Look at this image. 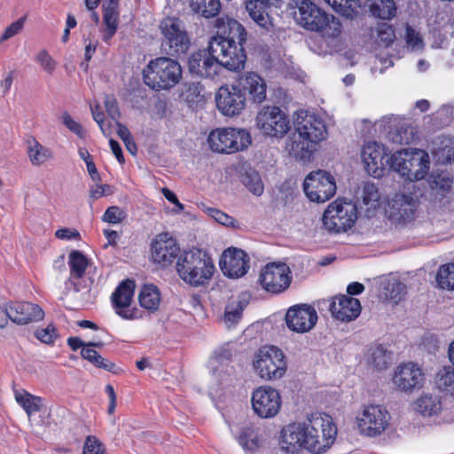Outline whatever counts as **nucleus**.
<instances>
[{
	"label": "nucleus",
	"instance_id": "1",
	"mask_svg": "<svg viewBox=\"0 0 454 454\" xmlns=\"http://www.w3.org/2000/svg\"><path fill=\"white\" fill-rule=\"evenodd\" d=\"M326 137L325 121L314 114L301 111L294 120V131L286 144V149L294 158L309 160L316 145Z\"/></svg>",
	"mask_w": 454,
	"mask_h": 454
},
{
	"label": "nucleus",
	"instance_id": "2",
	"mask_svg": "<svg viewBox=\"0 0 454 454\" xmlns=\"http://www.w3.org/2000/svg\"><path fill=\"white\" fill-rule=\"evenodd\" d=\"M295 4L298 11L294 17L302 27L330 38L340 34L341 24L339 19L326 13L310 0H295Z\"/></svg>",
	"mask_w": 454,
	"mask_h": 454
},
{
	"label": "nucleus",
	"instance_id": "3",
	"mask_svg": "<svg viewBox=\"0 0 454 454\" xmlns=\"http://www.w3.org/2000/svg\"><path fill=\"white\" fill-rule=\"evenodd\" d=\"M178 276L185 283L198 287L205 286L212 278L215 265L206 252L200 249L184 251L176 261Z\"/></svg>",
	"mask_w": 454,
	"mask_h": 454
},
{
	"label": "nucleus",
	"instance_id": "4",
	"mask_svg": "<svg viewBox=\"0 0 454 454\" xmlns=\"http://www.w3.org/2000/svg\"><path fill=\"white\" fill-rule=\"evenodd\" d=\"M182 78L180 64L168 57H160L149 62L144 70V81L155 90H168Z\"/></svg>",
	"mask_w": 454,
	"mask_h": 454
},
{
	"label": "nucleus",
	"instance_id": "5",
	"mask_svg": "<svg viewBox=\"0 0 454 454\" xmlns=\"http://www.w3.org/2000/svg\"><path fill=\"white\" fill-rule=\"evenodd\" d=\"M162 35L160 51L169 57L185 54L191 46V39L184 22L176 17H166L159 24Z\"/></svg>",
	"mask_w": 454,
	"mask_h": 454
},
{
	"label": "nucleus",
	"instance_id": "6",
	"mask_svg": "<svg viewBox=\"0 0 454 454\" xmlns=\"http://www.w3.org/2000/svg\"><path fill=\"white\" fill-rule=\"evenodd\" d=\"M302 426L306 433L304 434L305 449L317 454H322L333 444L337 429L329 417L324 419L321 416H317L309 419L308 424Z\"/></svg>",
	"mask_w": 454,
	"mask_h": 454
},
{
	"label": "nucleus",
	"instance_id": "7",
	"mask_svg": "<svg viewBox=\"0 0 454 454\" xmlns=\"http://www.w3.org/2000/svg\"><path fill=\"white\" fill-rule=\"evenodd\" d=\"M253 364L256 374L264 380H279L286 374L287 369L284 353L275 346L260 348Z\"/></svg>",
	"mask_w": 454,
	"mask_h": 454
},
{
	"label": "nucleus",
	"instance_id": "8",
	"mask_svg": "<svg viewBox=\"0 0 454 454\" xmlns=\"http://www.w3.org/2000/svg\"><path fill=\"white\" fill-rule=\"evenodd\" d=\"M207 143L214 152L231 153L247 148L252 140L249 132L246 129L223 128L211 131Z\"/></svg>",
	"mask_w": 454,
	"mask_h": 454
},
{
	"label": "nucleus",
	"instance_id": "9",
	"mask_svg": "<svg viewBox=\"0 0 454 454\" xmlns=\"http://www.w3.org/2000/svg\"><path fill=\"white\" fill-rule=\"evenodd\" d=\"M357 219L356 206L351 202L336 200L325 210L322 217L324 227L329 232H344L350 229Z\"/></svg>",
	"mask_w": 454,
	"mask_h": 454
},
{
	"label": "nucleus",
	"instance_id": "10",
	"mask_svg": "<svg viewBox=\"0 0 454 454\" xmlns=\"http://www.w3.org/2000/svg\"><path fill=\"white\" fill-rule=\"evenodd\" d=\"M255 121L256 128L266 137H283L290 129L287 115L275 106H263L257 113Z\"/></svg>",
	"mask_w": 454,
	"mask_h": 454
},
{
	"label": "nucleus",
	"instance_id": "11",
	"mask_svg": "<svg viewBox=\"0 0 454 454\" xmlns=\"http://www.w3.org/2000/svg\"><path fill=\"white\" fill-rule=\"evenodd\" d=\"M335 178L322 169L310 172L303 182V190L310 201L324 203L336 192Z\"/></svg>",
	"mask_w": 454,
	"mask_h": 454
},
{
	"label": "nucleus",
	"instance_id": "12",
	"mask_svg": "<svg viewBox=\"0 0 454 454\" xmlns=\"http://www.w3.org/2000/svg\"><path fill=\"white\" fill-rule=\"evenodd\" d=\"M418 206L417 195L411 192H399L387 200L385 211L394 223L405 224L415 218Z\"/></svg>",
	"mask_w": 454,
	"mask_h": 454
},
{
	"label": "nucleus",
	"instance_id": "13",
	"mask_svg": "<svg viewBox=\"0 0 454 454\" xmlns=\"http://www.w3.org/2000/svg\"><path fill=\"white\" fill-rule=\"evenodd\" d=\"M209 50L217 59L220 67L231 71H239L244 68L247 60L244 44L210 40Z\"/></svg>",
	"mask_w": 454,
	"mask_h": 454
},
{
	"label": "nucleus",
	"instance_id": "14",
	"mask_svg": "<svg viewBox=\"0 0 454 454\" xmlns=\"http://www.w3.org/2000/svg\"><path fill=\"white\" fill-rule=\"evenodd\" d=\"M251 403L254 412L262 419L275 417L282 405L279 392L269 386L254 389L252 393Z\"/></svg>",
	"mask_w": 454,
	"mask_h": 454
},
{
	"label": "nucleus",
	"instance_id": "15",
	"mask_svg": "<svg viewBox=\"0 0 454 454\" xmlns=\"http://www.w3.org/2000/svg\"><path fill=\"white\" fill-rule=\"evenodd\" d=\"M259 281L266 291L282 293L290 286L292 281L290 268L286 263H269L262 270Z\"/></svg>",
	"mask_w": 454,
	"mask_h": 454
},
{
	"label": "nucleus",
	"instance_id": "16",
	"mask_svg": "<svg viewBox=\"0 0 454 454\" xmlns=\"http://www.w3.org/2000/svg\"><path fill=\"white\" fill-rule=\"evenodd\" d=\"M317 318L315 308L307 303L290 307L285 317L287 328L297 333L310 332L315 327Z\"/></svg>",
	"mask_w": 454,
	"mask_h": 454
},
{
	"label": "nucleus",
	"instance_id": "17",
	"mask_svg": "<svg viewBox=\"0 0 454 454\" xmlns=\"http://www.w3.org/2000/svg\"><path fill=\"white\" fill-rule=\"evenodd\" d=\"M388 411L380 405L366 406L361 417L357 419V426L361 434L367 436H377L383 433L388 424Z\"/></svg>",
	"mask_w": 454,
	"mask_h": 454
},
{
	"label": "nucleus",
	"instance_id": "18",
	"mask_svg": "<svg viewBox=\"0 0 454 454\" xmlns=\"http://www.w3.org/2000/svg\"><path fill=\"white\" fill-rule=\"evenodd\" d=\"M249 256L239 248L230 247L223 251L219 265L223 273L231 278L243 277L248 270Z\"/></svg>",
	"mask_w": 454,
	"mask_h": 454
},
{
	"label": "nucleus",
	"instance_id": "19",
	"mask_svg": "<svg viewBox=\"0 0 454 454\" xmlns=\"http://www.w3.org/2000/svg\"><path fill=\"white\" fill-rule=\"evenodd\" d=\"M218 110L226 116L239 115L246 106L242 90L235 86H222L215 96Z\"/></svg>",
	"mask_w": 454,
	"mask_h": 454
},
{
	"label": "nucleus",
	"instance_id": "20",
	"mask_svg": "<svg viewBox=\"0 0 454 454\" xmlns=\"http://www.w3.org/2000/svg\"><path fill=\"white\" fill-rule=\"evenodd\" d=\"M217 59L211 54L209 44L207 50H199L188 59V70L199 77L214 78L219 71Z\"/></svg>",
	"mask_w": 454,
	"mask_h": 454
},
{
	"label": "nucleus",
	"instance_id": "21",
	"mask_svg": "<svg viewBox=\"0 0 454 454\" xmlns=\"http://www.w3.org/2000/svg\"><path fill=\"white\" fill-rule=\"evenodd\" d=\"M424 373L416 364L407 363L399 365L393 376L394 385L401 391L411 392L423 386Z\"/></svg>",
	"mask_w": 454,
	"mask_h": 454
},
{
	"label": "nucleus",
	"instance_id": "22",
	"mask_svg": "<svg viewBox=\"0 0 454 454\" xmlns=\"http://www.w3.org/2000/svg\"><path fill=\"white\" fill-rule=\"evenodd\" d=\"M180 253L176 239L168 232L157 235L152 244V257L154 262L163 267L170 265Z\"/></svg>",
	"mask_w": 454,
	"mask_h": 454
},
{
	"label": "nucleus",
	"instance_id": "23",
	"mask_svg": "<svg viewBox=\"0 0 454 454\" xmlns=\"http://www.w3.org/2000/svg\"><path fill=\"white\" fill-rule=\"evenodd\" d=\"M387 153L385 152L384 146L376 142L368 143L362 150V159L365 168L374 177L384 176L387 168Z\"/></svg>",
	"mask_w": 454,
	"mask_h": 454
},
{
	"label": "nucleus",
	"instance_id": "24",
	"mask_svg": "<svg viewBox=\"0 0 454 454\" xmlns=\"http://www.w3.org/2000/svg\"><path fill=\"white\" fill-rule=\"evenodd\" d=\"M332 316L340 321H352L361 312V304L358 299L348 295H339L330 304Z\"/></svg>",
	"mask_w": 454,
	"mask_h": 454
},
{
	"label": "nucleus",
	"instance_id": "25",
	"mask_svg": "<svg viewBox=\"0 0 454 454\" xmlns=\"http://www.w3.org/2000/svg\"><path fill=\"white\" fill-rule=\"evenodd\" d=\"M11 320L17 325H27L41 321L44 312L37 304L27 301H16L9 305Z\"/></svg>",
	"mask_w": 454,
	"mask_h": 454
},
{
	"label": "nucleus",
	"instance_id": "26",
	"mask_svg": "<svg viewBox=\"0 0 454 454\" xmlns=\"http://www.w3.org/2000/svg\"><path fill=\"white\" fill-rule=\"evenodd\" d=\"M250 18L262 28L270 30L273 24L269 11L278 7V0H243Z\"/></svg>",
	"mask_w": 454,
	"mask_h": 454
},
{
	"label": "nucleus",
	"instance_id": "27",
	"mask_svg": "<svg viewBox=\"0 0 454 454\" xmlns=\"http://www.w3.org/2000/svg\"><path fill=\"white\" fill-rule=\"evenodd\" d=\"M216 35L210 40L224 41V43L244 44L247 42V31L245 27L236 20L223 19L217 20Z\"/></svg>",
	"mask_w": 454,
	"mask_h": 454
},
{
	"label": "nucleus",
	"instance_id": "28",
	"mask_svg": "<svg viewBox=\"0 0 454 454\" xmlns=\"http://www.w3.org/2000/svg\"><path fill=\"white\" fill-rule=\"evenodd\" d=\"M135 282L131 279L122 281L112 294V303L116 313L125 319L133 318V314L123 310L130 306L134 291Z\"/></svg>",
	"mask_w": 454,
	"mask_h": 454
},
{
	"label": "nucleus",
	"instance_id": "29",
	"mask_svg": "<svg viewBox=\"0 0 454 454\" xmlns=\"http://www.w3.org/2000/svg\"><path fill=\"white\" fill-rule=\"evenodd\" d=\"M406 161L407 165L403 168V176L411 181L424 178L430 164L427 153L422 150L411 149Z\"/></svg>",
	"mask_w": 454,
	"mask_h": 454
},
{
	"label": "nucleus",
	"instance_id": "30",
	"mask_svg": "<svg viewBox=\"0 0 454 454\" xmlns=\"http://www.w3.org/2000/svg\"><path fill=\"white\" fill-rule=\"evenodd\" d=\"M303 426L301 424H292L283 428L279 442L280 448L286 454H294L301 447L305 448Z\"/></svg>",
	"mask_w": 454,
	"mask_h": 454
},
{
	"label": "nucleus",
	"instance_id": "31",
	"mask_svg": "<svg viewBox=\"0 0 454 454\" xmlns=\"http://www.w3.org/2000/svg\"><path fill=\"white\" fill-rule=\"evenodd\" d=\"M242 90L249 96L254 104L262 103L267 98V84L265 80L255 73H247L240 79Z\"/></svg>",
	"mask_w": 454,
	"mask_h": 454
},
{
	"label": "nucleus",
	"instance_id": "32",
	"mask_svg": "<svg viewBox=\"0 0 454 454\" xmlns=\"http://www.w3.org/2000/svg\"><path fill=\"white\" fill-rule=\"evenodd\" d=\"M364 6L372 16L384 20H392L397 11L394 0H366Z\"/></svg>",
	"mask_w": 454,
	"mask_h": 454
},
{
	"label": "nucleus",
	"instance_id": "33",
	"mask_svg": "<svg viewBox=\"0 0 454 454\" xmlns=\"http://www.w3.org/2000/svg\"><path fill=\"white\" fill-rule=\"evenodd\" d=\"M68 264L70 267L68 283L73 286L75 292H79V286L73 278H82L88 266V259L82 252L74 250L68 255Z\"/></svg>",
	"mask_w": 454,
	"mask_h": 454
},
{
	"label": "nucleus",
	"instance_id": "34",
	"mask_svg": "<svg viewBox=\"0 0 454 454\" xmlns=\"http://www.w3.org/2000/svg\"><path fill=\"white\" fill-rule=\"evenodd\" d=\"M27 154L34 166H40L52 158L51 149L41 145L35 138L30 137L27 140Z\"/></svg>",
	"mask_w": 454,
	"mask_h": 454
},
{
	"label": "nucleus",
	"instance_id": "35",
	"mask_svg": "<svg viewBox=\"0 0 454 454\" xmlns=\"http://www.w3.org/2000/svg\"><path fill=\"white\" fill-rule=\"evenodd\" d=\"M381 296L387 301L397 304L406 294V286L395 279H389L381 285Z\"/></svg>",
	"mask_w": 454,
	"mask_h": 454
},
{
	"label": "nucleus",
	"instance_id": "36",
	"mask_svg": "<svg viewBox=\"0 0 454 454\" xmlns=\"http://www.w3.org/2000/svg\"><path fill=\"white\" fill-rule=\"evenodd\" d=\"M237 439L240 446L247 452H254L262 445V440L252 426L243 427Z\"/></svg>",
	"mask_w": 454,
	"mask_h": 454
},
{
	"label": "nucleus",
	"instance_id": "37",
	"mask_svg": "<svg viewBox=\"0 0 454 454\" xmlns=\"http://www.w3.org/2000/svg\"><path fill=\"white\" fill-rule=\"evenodd\" d=\"M367 363L377 370H385L391 363V354L382 345L370 348Z\"/></svg>",
	"mask_w": 454,
	"mask_h": 454
},
{
	"label": "nucleus",
	"instance_id": "38",
	"mask_svg": "<svg viewBox=\"0 0 454 454\" xmlns=\"http://www.w3.org/2000/svg\"><path fill=\"white\" fill-rule=\"evenodd\" d=\"M138 300L143 308L155 311L160 302V290L154 285H145L140 290Z\"/></svg>",
	"mask_w": 454,
	"mask_h": 454
},
{
	"label": "nucleus",
	"instance_id": "39",
	"mask_svg": "<svg viewBox=\"0 0 454 454\" xmlns=\"http://www.w3.org/2000/svg\"><path fill=\"white\" fill-rule=\"evenodd\" d=\"M190 6L193 12L207 19L215 17L221 10L220 0H191Z\"/></svg>",
	"mask_w": 454,
	"mask_h": 454
},
{
	"label": "nucleus",
	"instance_id": "40",
	"mask_svg": "<svg viewBox=\"0 0 454 454\" xmlns=\"http://www.w3.org/2000/svg\"><path fill=\"white\" fill-rule=\"evenodd\" d=\"M415 409L424 416H432L442 409L440 398L431 394L421 395L415 403Z\"/></svg>",
	"mask_w": 454,
	"mask_h": 454
},
{
	"label": "nucleus",
	"instance_id": "41",
	"mask_svg": "<svg viewBox=\"0 0 454 454\" xmlns=\"http://www.w3.org/2000/svg\"><path fill=\"white\" fill-rule=\"evenodd\" d=\"M81 356L83 359L89 361L98 368L104 369L113 373H117L118 368L116 365L111 361L101 356L94 348L84 347V348L81 350Z\"/></svg>",
	"mask_w": 454,
	"mask_h": 454
},
{
	"label": "nucleus",
	"instance_id": "42",
	"mask_svg": "<svg viewBox=\"0 0 454 454\" xmlns=\"http://www.w3.org/2000/svg\"><path fill=\"white\" fill-rule=\"evenodd\" d=\"M435 384L440 391L454 395V366H444L439 370Z\"/></svg>",
	"mask_w": 454,
	"mask_h": 454
},
{
	"label": "nucleus",
	"instance_id": "43",
	"mask_svg": "<svg viewBox=\"0 0 454 454\" xmlns=\"http://www.w3.org/2000/svg\"><path fill=\"white\" fill-rule=\"evenodd\" d=\"M15 400L23 407L28 417L33 413L40 411L42 408V399L27 393V391H24L23 394L16 392Z\"/></svg>",
	"mask_w": 454,
	"mask_h": 454
},
{
	"label": "nucleus",
	"instance_id": "44",
	"mask_svg": "<svg viewBox=\"0 0 454 454\" xmlns=\"http://www.w3.org/2000/svg\"><path fill=\"white\" fill-rule=\"evenodd\" d=\"M435 279L440 288L454 290V263L442 265L437 271Z\"/></svg>",
	"mask_w": 454,
	"mask_h": 454
},
{
	"label": "nucleus",
	"instance_id": "45",
	"mask_svg": "<svg viewBox=\"0 0 454 454\" xmlns=\"http://www.w3.org/2000/svg\"><path fill=\"white\" fill-rule=\"evenodd\" d=\"M411 149H403L401 151H397L392 155L387 156V170H394L399 173L402 176H403V168L407 165V160L410 156Z\"/></svg>",
	"mask_w": 454,
	"mask_h": 454
},
{
	"label": "nucleus",
	"instance_id": "46",
	"mask_svg": "<svg viewBox=\"0 0 454 454\" xmlns=\"http://www.w3.org/2000/svg\"><path fill=\"white\" fill-rule=\"evenodd\" d=\"M245 307L246 304L240 301L232 300L229 301L224 312V322L228 327L234 325L239 321Z\"/></svg>",
	"mask_w": 454,
	"mask_h": 454
},
{
	"label": "nucleus",
	"instance_id": "47",
	"mask_svg": "<svg viewBox=\"0 0 454 454\" xmlns=\"http://www.w3.org/2000/svg\"><path fill=\"white\" fill-rule=\"evenodd\" d=\"M361 199L363 204L368 207V210L370 208H376L380 199V193L378 187L373 183H364L362 190Z\"/></svg>",
	"mask_w": 454,
	"mask_h": 454
},
{
	"label": "nucleus",
	"instance_id": "48",
	"mask_svg": "<svg viewBox=\"0 0 454 454\" xmlns=\"http://www.w3.org/2000/svg\"><path fill=\"white\" fill-rule=\"evenodd\" d=\"M119 0H109L107 5L104 6L103 22L106 27H110L111 31L117 29L119 11Z\"/></svg>",
	"mask_w": 454,
	"mask_h": 454
},
{
	"label": "nucleus",
	"instance_id": "49",
	"mask_svg": "<svg viewBox=\"0 0 454 454\" xmlns=\"http://www.w3.org/2000/svg\"><path fill=\"white\" fill-rule=\"evenodd\" d=\"M243 184L256 196H260L263 192V184L261 176L254 170H250L246 173L243 178Z\"/></svg>",
	"mask_w": 454,
	"mask_h": 454
},
{
	"label": "nucleus",
	"instance_id": "50",
	"mask_svg": "<svg viewBox=\"0 0 454 454\" xmlns=\"http://www.w3.org/2000/svg\"><path fill=\"white\" fill-rule=\"evenodd\" d=\"M415 132L414 128L410 124H400L395 132L392 135V140L395 143L408 145L414 139Z\"/></svg>",
	"mask_w": 454,
	"mask_h": 454
},
{
	"label": "nucleus",
	"instance_id": "51",
	"mask_svg": "<svg viewBox=\"0 0 454 454\" xmlns=\"http://www.w3.org/2000/svg\"><path fill=\"white\" fill-rule=\"evenodd\" d=\"M395 38V30L392 26L381 24L377 28V43L379 45L388 47Z\"/></svg>",
	"mask_w": 454,
	"mask_h": 454
},
{
	"label": "nucleus",
	"instance_id": "52",
	"mask_svg": "<svg viewBox=\"0 0 454 454\" xmlns=\"http://www.w3.org/2000/svg\"><path fill=\"white\" fill-rule=\"evenodd\" d=\"M452 180L450 178L448 173H441L435 176H432L430 182L431 188L435 191H441L442 192H449L451 188Z\"/></svg>",
	"mask_w": 454,
	"mask_h": 454
},
{
	"label": "nucleus",
	"instance_id": "53",
	"mask_svg": "<svg viewBox=\"0 0 454 454\" xmlns=\"http://www.w3.org/2000/svg\"><path fill=\"white\" fill-rule=\"evenodd\" d=\"M405 40L408 47L412 51H419L423 49L424 43L419 33L413 27L407 25L405 28Z\"/></svg>",
	"mask_w": 454,
	"mask_h": 454
},
{
	"label": "nucleus",
	"instance_id": "54",
	"mask_svg": "<svg viewBox=\"0 0 454 454\" xmlns=\"http://www.w3.org/2000/svg\"><path fill=\"white\" fill-rule=\"evenodd\" d=\"M105 448L102 442L94 435L87 436L82 454H104Z\"/></svg>",
	"mask_w": 454,
	"mask_h": 454
},
{
	"label": "nucleus",
	"instance_id": "55",
	"mask_svg": "<svg viewBox=\"0 0 454 454\" xmlns=\"http://www.w3.org/2000/svg\"><path fill=\"white\" fill-rule=\"evenodd\" d=\"M207 213L217 223L224 226H231L233 228H237L239 225L238 222L233 217L228 215L217 208H207Z\"/></svg>",
	"mask_w": 454,
	"mask_h": 454
},
{
	"label": "nucleus",
	"instance_id": "56",
	"mask_svg": "<svg viewBox=\"0 0 454 454\" xmlns=\"http://www.w3.org/2000/svg\"><path fill=\"white\" fill-rule=\"evenodd\" d=\"M35 336L45 344H51L58 337L57 329L53 325H49L45 328L37 329Z\"/></svg>",
	"mask_w": 454,
	"mask_h": 454
},
{
	"label": "nucleus",
	"instance_id": "57",
	"mask_svg": "<svg viewBox=\"0 0 454 454\" xmlns=\"http://www.w3.org/2000/svg\"><path fill=\"white\" fill-rule=\"evenodd\" d=\"M125 218V212L116 206L109 207L103 215L104 222L114 224L121 223Z\"/></svg>",
	"mask_w": 454,
	"mask_h": 454
},
{
	"label": "nucleus",
	"instance_id": "58",
	"mask_svg": "<svg viewBox=\"0 0 454 454\" xmlns=\"http://www.w3.org/2000/svg\"><path fill=\"white\" fill-rule=\"evenodd\" d=\"M36 61L40 64L42 68L50 74H51L54 72L57 67V62L50 56L48 51L45 50L38 53V55L36 56Z\"/></svg>",
	"mask_w": 454,
	"mask_h": 454
},
{
	"label": "nucleus",
	"instance_id": "59",
	"mask_svg": "<svg viewBox=\"0 0 454 454\" xmlns=\"http://www.w3.org/2000/svg\"><path fill=\"white\" fill-rule=\"evenodd\" d=\"M104 104L110 118L117 121L121 117V112L115 97L114 95H106Z\"/></svg>",
	"mask_w": 454,
	"mask_h": 454
},
{
	"label": "nucleus",
	"instance_id": "60",
	"mask_svg": "<svg viewBox=\"0 0 454 454\" xmlns=\"http://www.w3.org/2000/svg\"><path fill=\"white\" fill-rule=\"evenodd\" d=\"M25 20L26 17H21L15 22L12 23L9 27H7L4 32L3 33L0 41L8 40L11 37L19 34L24 26Z\"/></svg>",
	"mask_w": 454,
	"mask_h": 454
},
{
	"label": "nucleus",
	"instance_id": "61",
	"mask_svg": "<svg viewBox=\"0 0 454 454\" xmlns=\"http://www.w3.org/2000/svg\"><path fill=\"white\" fill-rule=\"evenodd\" d=\"M63 123L79 137H83L85 132L82 125L75 121L68 113H64L62 116Z\"/></svg>",
	"mask_w": 454,
	"mask_h": 454
},
{
	"label": "nucleus",
	"instance_id": "62",
	"mask_svg": "<svg viewBox=\"0 0 454 454\" xmlns=\"http://www.w3.org/2000/svg\"><path fill=\"white\" fill-rule=\"evenodd\" d=\"M56 238L59 239H81L80 232L75 229L61 228L55 232Z\"/></svg>",
	"mask_w": 454,
	"mask_h": 454
},
{
	"label": "nucleus",
	"instance_id": "63",
	"mask_svg": "<svg viewBox=\"0 0 454 454\" xmlns=\"http://www.w3.org/2000/svg\"><path fill=\"white\" fill-rule=\"evenodd\" d=\"M109 145H110V147H111V150H112L113 153L116 157L117 160L120 163H123L124 162V156H123L122 150H121V145H119V143L116 140H114L113 138H110Z\"/></svg>",
	"mask_w": 454,
	"mask_h": 454
},
{
	"label": "nucleus",
	"instance_id": "64",
	"mask_svg": "<svg viewBox=\"0 0 454 454\" xmlns=\"http://www.w3.org/2000/svg\"><path fill=\"white\" fill-rule=\"evenodd\" d=\"M116 128H117V135L118 137L122 140L125 141L127 139H129L131 137V133L129 132V129L121 123L118 120L115 121Z\"/></svg>",
	"mask_w": 454,
	"mask_h": 454
}]
</instances>
